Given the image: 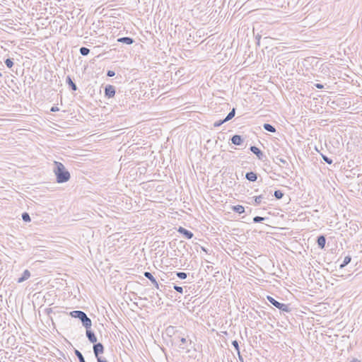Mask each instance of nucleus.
<instances>
[{
  "mask_svg": "<svg viewBox=\"0 0 362 362\" xmlns=\"http://www.w3.org/2000/svg\"><path fill=\"white\" fill-rule=\"evenodd\" d=\"M265 195L264 194H262L259 196H255L253 197L255 205L258 206L262 203V199H265Z\"/></svg>",
  "mask_w": 362,
  "mask_h": 362,
  "instance_id": "obj_19",
  "label": "nucleus"
},
{
  "mask_svg": "<svg viewBox=\"0 0 362 362\" xmlns=\"http://www.w3.org/2000/svg\"><path fill=\"white\" fill-rule=\"evenodd\" d=\"M274 196L276 199H281L284 197V193L281 190L277 189L274 191Z\"/></svg>",
  "mask_w": 362,
  "mask_h": 362,
  "instance_id": "obj_25",
  "label": "nucleus"
},
{
  "mask_svg": "<svg viewBox=\"0 0 362 362\" xmlns=\"http://www.w3.org/2000/svg\"><path fill=\"white\" fill-rule=\"evenodd\" d=\"M5 64L8 68H11L13 66V59L8 58L4 61Z\"/></svg>",
  "mask_w": 362,
  "mask_h": 362,
  "instance_id": "obj_29",
  "label": "nucleus"
},
{
  "mask_svg": "<svg viewBox=\"0 0 362 362\" xmlns=\"http://www.w3.org/2000/svg\"><path fill=\"white\" fill-rule=\"evenodd\" d=\"M274 161L276 164H279V163H282L283 165L281 167L287 168L288 166V163L287 162V160L280 157L279 156H276L275 158H274Z\"/></svg>",
  "mask_w": 362,
  "mask_h": 362,
  "instance_id": "obj_15",
  "label": "nucleus"
},
{
  "mask_svg": "<svg viewBox=\"0 0 362 362\" xmlns=\"http://www.w3.org/2000/svg\"><path fill=\"white\" fill-rule=\"evenodd\" d=\"M59 110V108L57 106H53L50 109V111L53 112H58Z\"/></svg>",
  "mask_w": 362,
  "mask_h": 362,
  "instance_id": "obj_39",
  "label": "nucleus"
},
{
  "mask_svg": "<svg viewBox=\"0 0 362 362\" xmlns=\"http://www.w3.org/2000/svg\"><path fill=\"white\" fill-rule=\"evenodd\" d=\"M317 246L320 249H324L326 244V238L323 235H320L317 237Z\"/></svg>",
  "mask_w": 362,
  "mask_h": 362,
  "instance_id": "obj_11",
  "label": "nucleus"
},
{
  "mask_svg": "<svg viewBox=\"0 0 362 362\" xmlns=\"http://www.w3.org/2000/svg\"><path fill=\"white\" fill-rule=\"evenodd\" d=\"M1 76H2V74L0 72V77H1Z\"/></svg>",
  "mask_w": 362,
  "mask_h": 362,
  "instance_id": "obj_44",
  "label": "nucleus"
},
{
  "mask_svg": "<svg viewBox=\"0 0 362 362\" xmlns=\"http://www.w3.org/2000/svg\"><path fill=\"white\" fill-rule=\"evenodd\" d=\"M30 276V272L29 270L25 269L22 274V276L18 279L17 282L18 283H22L24 281L28 279Z\"/></svg>",
  "mask_w": 362,
  "mask_h": 362,
  "instance_id": "obj_14",
  "label": "nucleus"
},
{
  "mask_svg": "<svg viewBox=\"0 0 362 362\" xmlns=\"http://www.w3.org/2000/svg\"><path fill=\"white\" fill-rule=\"evenodd\" d=\"M238 358L239 360L241 361V362H243V356H241L240 354V351H239V353H238Z\"/></svg>",
  "mask_w": 362,
  "mask_h": 362,
  "instance_id": "obj_41",
  "label": "nucleus"
},
{
  "mask_svg": "<svg viewBox=\"0 0 362 362\" xmlns=\"http://www.w3.org/2000/svg\"><path fill=\"white\" fill-rule=\"evenodd\" d=\"M314 86L319 89H322L324 88V86L321 83H315Z\"/></svg>",
  "mask_w": 362,
  "mask_h": 362,
  "instance_id": "obj_40",
  "label": "nucleus"
},
{
  "mask_svg": "<svg viewBox=\"0 0 362 362\" xmlns=\"http://www.w3.org/2000/svg\"><path fill=\"white\" fill-rule=\"evenodd\" d=\"M118 42H121L126 45H132L134 42V40L130 37H122L117 40Z\"/></svg>",
  "mask_w": 362,
  "mask_h": 362,
  "instance_id": "obj_12",
  "label": "nucleus"
},
{
  "mask_svg": "<svg viewBox=\"0 0 362 362\" xmlns=\"http://www.w3.org/2000/svg\"><path fill=\"white\" fill-rule=\"evenodd\" d=\"M144 275L146 278H147L148 279L150 280V281L154 285V286L157 288V289H159V284L158 283V281H156V279H155V277L152 275V274L149 272H145L144 273Z\"/></svg>",
  "mask_w": 362,
  "mask_h": 362,
  "instance_id": "obj_10",
  "label": "nucleus"
},
{
  "mask_svg": "<svg viewBox=\"0 0 362 362\" xmlns=\"http://www.w3.org/2000/svg\"><path fill=\"white\" fill-rule=\"evenodd\" d=\"M260 38H261L260 35H258L256 36V39L257 40V45H259Z\"/></svg>",
  "mask_w": 362,
  "mask_h": 362,
  "instance_id": "obj_42",
  "label": "nucleus"
},
{
  "mask_svg": "<svg viewBox=\"0 0 362 362\" xmlns=\"http://www.w3.org/2000/svg\"><path fill=\"white\" fill-rule=\"evenodd\" d=\"M225 122H226L225 121V119L218 120V121H216V122H215L214 123V127H218L221 126L223 124H224Z\"/></svg>",
  "mask_w": 362,
  "mask_h": 362,
  "instance_id": "obj_31",
  "label": "nucleus"
},
{
  "mask_svg": "<svg viewBox=\"0 0 362 362\" xmlns=\"http://www.w3.org/2000/svg\"><path fill=\"white\" fill-rule=\"evenodd\" d=\"M267 300L272 305H273L274 307H276L282 312L290 313L291 311L288 304L280 303L270 296H267Z\"/></svg>",
  "mask_w": 362,
  "mask_h": 362,
  "instance_id": "obj_3",
  "label": "nucleus"
},
{
  "mask_svg": "<svg viewBox=\"0 0 362 362\" xmlns=\"http://www.w3.org/2000/svg\"><path fill=\"white\" fill-rule=\"evenodd\" d=\"M232 345L233 346V347L235 349V351H237V353H239L240 347H239V344H238V341L237 340L233 341H232Z\"/></svg>",
  "mask_w": 362,
  "mask_h": 362,
  "instance_id": "obj_33",
  "label": "nucleus"
},
{
  "mask_svg": "<svg viewBox=\"0 0 362 362\" xmlns=\"http://www.w3.org/2000/svg\"><path fill=\"white\" fill-rule=\"evenodd\" d=\"M74 354L78 358L79 362H86L83 354L78 349H74Z\"/></svg>",
  "mask_w": 362,
  "mask_h": 362,
  "instance_id": "obj_23",
  "label": "nucleus"
},
{
  "mask_svg": "<svg viewBox=\"0 0 362 362\" xmlns=\"http://www.w3.org/2000/svg\"><path fill=\"white\" fill-rule=\"evenodd\" d=\"M321 156H322V160L327 163V164H332L333 163V160L332 159L329 158V157H327V156L322 154V153H320Z\"/></svg>",
  "mask_w": 362,
  "mask_h": 362,
  "instance_id": "obj_28",
  "label": "nucleus"
},
{
  "mask_svg": "<svg viewBox=\"0 0 362 362\" xmlns=\"http://www.w3.org/2000/svg\"><path fill=\"white\" fill-rule=\"evenodd\" d=\"M176 276L180 279H185L187 277V274L182 272H177Z\"/></svg>",
  "mask_w": 362,
  "mask_h": 362,
  "instance_id": "obj_27",
  "label": "nucleus"
},
{
  "mask_svg": "<svg viewBox=\"0 0 362 362\" xmlns=\"http://www.w3.org/2000/svg\"><path fill=\"white\" fill-rule=\"evenodd\" d=\"M108 77H113L115 75V72L112 70H108L106 74Z\"/></svg>",
  "mask_w": 362,
  "mask_h": 362,
  "instance_id": "obj_37",
  "label": "nucleus"
},
{
  "mask_svg": "<svg viewBox=\"0 0 362 362\" xmlns=\"http://www.w3.org/2000/svg\"><path fill=\"white\" fill-rule=\"evenodd\" d=\"M267 218H266V217H262V216H257L253 218V222L254 223H261L262 221H264Z\"/></svg>",
  "mask_w": 362,
  "mask_h": 362,
  "instance_id": "obj_30",
  "label": "nucleus"
},
{
  "mask_svg": "<svg viewBox=\"0 0 362 362\" xmlns=\"http://www.w3.org/2000/svg\"><path fill=\"white\" fill-rule=\"evenodd\" d=\"M180 348L181 349H184L185 347L184 346H181V345L180 346Z\"/></svg>",
  "mask_w": 362,
  "mask_h": 362,
  "instance_id": "obj_43",
  "label": "nucleus"
},
{
  "mask_svg": "<svg viewBox=\"0 0 362 362\" xmlns=\"http://www.w3.org/2000/svg\"><path fill=\"white\" fill-rule=\"evenodd\" d=\"M79 52L83 56H86L90 53V49L86 47H81L79 49Z\"/></svg>",
  "mask_w": 362,
  "mask_h": 362,
  "instance_id": "obj_24",
  "label": "nucleus"
},
{
  "mask_svg": "<svg viewBox=\"0 0 362 362\" xmlns=\"http://www.w3.org/2000/svg\"><path fill=\"white\" fill-rule=\"evenodd\" d=\"M69 315L74 318H78L81 320L83 326L85 328H90L92 325L91 320L87 315L81 310H74L69 313Z\"/></svg>",
  "mask_w": 362,
  "mask_h": 362,
  "instance_id": "obj_2",
  "label": "nucleus"
},
{
  "mask_svg": "<svg viewBox=\"0 0 362 362\" xmlns=\"http://www.w3.org/2000/svg\"><path fill=\"white\" fill-rule=\"evenodd\" d=\"M93 349L95 357H98L104 353L105 347L102 343L95 342L93 344Z\"/></svg>",
  "mask_w": 362,
  "mask_h": 362,
  "instance_id": "obj_4",
  "label": "nucleus"
},
{
  "mask_svg": "<svg viewBox=\"0 0 362 362\" xmlns=\"http://www.w3.org/2000/svg\"><path fill=\"white\" fill-rule=\"evenodd\" d=\"M350 230H353L354 233H356L358 230V226L356 223H352L350 226Z\"/></svg>",
  "mask_w": 362,
  "mask_h": 362,
  "instance_id": "obj_34",
  "label": "nucleus"
},
{
  "mask_svg": "<svg viewBox=\"0 0 362 362\" xmlns=\"http://www.w3.org/2000/svg\"><path fill=\"white\" fill-rule=\"evenodd\" d=\"M257 174L255 172L250 171L245 174V178L250 182H256L257 180Z\"/></svg>",
  "mask_w": 362,
  "mask_h": 362,
  "instance_id": "obj_13",
  "label": "nucleus"
},
{
  "mask_svg": "<svg viewBox=\"0 0 362 362\" xmlns=\"http://www.w3.org/2000/svg\"><path fill=\"white\" fill-rule=\"evenodd\" d=\"M173 288H174V289L177 292H178L180 293H183V288L182 286H179L175 285Z\"/></svg>",
  "mask_w": 362,
  "mask_h": 362,
  "instance_id": "obj_35",
  "label": "nucleus"
},
{
  "mask_svg": "<svg viewBox=\"0 0 362 362\" xmlns=\"http://www.w3.org/2000/svg\"><path fill=\"white\" fill-rule=\"evenodd\" d=\"M97 359V362H108L107 359L102 356H99L98 357H95Z\"/></svg>",
  "mask_w": 362,
  "mask_h": 362,
  "instance_id": "obj_36",
  "label": "nucleus"
},
{
  "mask_svg": "<svg viewBox=\"0 0 362 362\" xmlns=\"http://www.w3.org/2000/svg\"><path fill=\"white\" fill-rule=\"evenodd\" d=\"M177 231H178V233L182 234L185 238H186L187 239H191L194 236V234L192 232H191L190 230H189L182 226L179 227Z\"/></svg>",
  "mask_w": 362,
  "mask_h": 362,
  "instance_id": "obj_9",
  "label": "nucleus"
},
{
  "mask_svg": "<svg viewBox=\"0 0 362 362\" xmlns=\"http://www.w3.org/2000/svg\"><path fill=\"white\" fill-rule=\"evenodd\" d=\"M21 216H22V219H23V221H25V222H30L31 218H30V215H29L28 213L23 212Z\"/></svg>",
  "mask_w": 362,
  "mask_h": 362,
  "instance_id": "obj_26",
  "label": "nucleus"
},
{
  "mask_svg": "<svg viewBox=\"0 0 362 362\" xmlns=\"http://www.w3.org/2000/svg\"><path fill=\"white\" fill-rule=\"evenodd\" d=\"M115 87L112 85H107L105 87V96L107 98H113L115 95Z\"/></svg>",
  "mask_w": 362,
  "mask_h": 362,
  "instance_id": "obj_6",
  "label": "nucleus"
},
{
  "mask_svg": "<svg viewBox=\"0 0 362 362\" xmlns=\"http://www.w3.org/2000/svg\"><path fill=\"white\" fill-rule=\"evenodd\" d=\"M66 83L69 85V88L75 91L77 90V86L75 83L73 82L70 76H67L66 78Z\"/></svg>",
  "mask_w": 362,
  "mask_h": 362,
  "instance_id": "obj_16",
  "label": "nucleus"
},
{
  "mask_svg": "<svg viewBox=\"0 0 362 362\" xmlns=\"http://www.w3.org/2000/svg\"><path fill=\"white\" fill-rule=\"evenodd\" d=\"M232 210L238 214H243L245 212V208L242 205H235L232 206Z\"/></svg>",
  "mask_w": 362,
  "mask_h": 362,
  "instance_id": "obj_17",
  "label": "nucleus"
},
{
  "mask_svg": "<svg viewBox=\"0 0 362 362\" xmlns=\"http://www.w3.org/2000/svg\"><path fill=\"white\" fill-rule=\"evenodd\" d=\"M235 115V108L233 107L231 111L228 114V115L226 117L225 119V121L226 122H228L229 120H230L231 119H233Z\"/></svg>",
  "mask_w": 362,
  "mask_h": 362,
  "instance_id": "obj_22",
  "label": "nucleus"
},
{
  "mask_svg": "<svg viewBox=\"0 0 362 362\" xmlns=\"http://www.w3.org/2000/svg\"><path fill=\"white\" fill-rule=\"evenodd\" d=\"M250 151L253 153L259 160L264 161L266 156L264 154L262 151H261L258 147L255 146H251L250 147Z\"/></svg>",
  "mask_w": 362,
  "mask_h": 362,
  "instance_id": "obj_5",
  "label": "nucleus"
},
{
  "mask_svg": "<svg viewBox=\"0 0 362 362\" xmlns=\"http://www.w3.org/2000/svg\"><path fill=\"white\" fill-rule=\"evenodd\" d=\"M178 339H180V342L182 344H187L189 342V344H192V340H187L185 337H178Z\"/></svg>",
  "mask_w": 362,
  "mask_h": 362,
  "instance_id": "obj_32",
  "label": "nucleus"
},
{
  "mask_svg": "<svg viewBox=\"0 0 362 362\" xmlns=\"http://www.w3.org/2000/svg\"><path fill=\"white\" fill-rule=\"evenodd\" d=\"M263 128L264 130L271 133H274L276 131V128L273 125L268 123H264L263 124Z\"/></svg>",
  "mask_w": 362,
  "mask_h": 362,
  "instance_id": "obj_18",
  "label": "nucleus"
},
{
  "mask_svg": "<svg viewBox=\"0 0 362 362\" xmlns=\"http://www.w3.org/2000/svg\"><path fill=\"white\" fill-rule=\"evenodd\" d=\"M351 256H349V255L346 256L344 257L342 263L339 265V268L343 269L344 267H345L346 265H348L351 262Z\"/></svg>",
  "mask_w": 362,
  "mask_h": 362,
  "instance_id": "obj_20",
  "label": "nucleus"
},
{
  "mask_svg": "<svg viewBox=\"0 0 362 362\" xmlns=\"http://www.w3.org/2000/svg\"><path fill=\"white\" fill-rule=\"evenodd\" d=\"M86 337L88 338V341L90 343L95 344L97 342V337L94 333V332L91 329V327L90 328H86Z\"/></svg>",
  "mask_w": 362,
  "mask_h": 362,
  "instance_id": "obj_7",
  "label": "nucleus"
},
{
  "mask_svg": "<svg viewBox=\"0 0 362 362\" xmlns=\"http://www.w3.org/2000/svg\"><path fill=\"white\" fill-rule=\"evenodd\" d=\"M45 312L47 315H50L52 313H53V308H46Z\"/></svg>",
  "mask_w": 362,
  "mask_h": 362,
  "instance_id": "obj_38",
  "label": "nucleus"
},
{
  "mask_svg": "<svg viewBox=\"0 0 362 362\" xmlns=\"http://www.w3.org/2000/svg\"><path fill=\"white\" fill-rule=\"evenodd\" d=\"M230 140L233 144L236 146H241L244 142L243 136L238 134L233 135Z\"/></svg>",
  "mask_w": 362,
  "mask_h": 362,
  "instance_id": "obj_8",
  "label": "nucleus"
},
{
  "mask_svg": "<svg viewBox=\"0 0 362 362\" xmlns=\"http://www.w3.org/2000/svg\"><path fill=\"white\" fill-rule=\"evenodd\" d=\"M54 173L58 183H64L70 180V173L65 168L63 163L59 161L54 162Z\"/></svg>",
  "mask_w": 362,
  "mask_h": 362,
  "instance_id": "obj_1",
  "label": "nucleus"
},
{
  "mask_svg": "<svg viewBox=\"0 0 362 362\" xmlns=\"http://www.w3.org/2000/svg\"><path fill=\"white\" fill-rule=\"evenodd\" d=\"M177 332V331L175 329V327L173 326H168L166 328V333L170 336L175 334Z\"/></svg>",
  "mask_w": 362,
  "mask_h": 362,
  "instance_id": "obj_21",
  "label": "nucleus"
}]
</instances>
